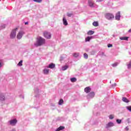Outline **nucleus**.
<instances>
[{"mask_svg": "<svg viewBox=\"0 0 131 131\" xmlns=\"http://www.w3.org/2000/svg\"><path fill=\"white\" fill-rule=\"evenodd\" d=\"M103 1L104 0H97L96 2H103Z\"/></svg>", "mask_w": 131, "mask_h": 131, "instance_id": "nucleus-36", "label": "nucleus"}, {"mask_svg": "<svg viewBox=\"0 0 131 131\" xmlns=\"http://www.w3.org/2000/svg\"><path fill=\"white\" fill-rule=\"evenodd\" d=\"M118 65V62L114 63L112 64L113 67H116Z\"/></svg>", "mask_w": 131, "mask_h": 131, "instance_id": "nucleus-29", "label": "nucleus"}, {"mask_svg": "<svg viewBox=\"0 0 131 131\" xmlns=\"http://www.w3.org/2000/svg\"><path fill=\"white\" fill-rule=\"evenodd\" d=\"M92 38H93V37L88 36L85 38V41H90V40H91V39H92Z\"/></svg>", "mask_w": 131, "mask_h": 131, "instance_id": "nucleus-20", "label": "nucleus"}, {"mask_svg": "<svg viewBox=\"0 0 131 131\" xmlns=\"http://www.w3.org/2000/svg\"><path fill=\"white\" fill-rule=\"evenodd\" d=\"M0 101H5V96L3 94L0 95Z\"/></svg>", "mask_w": 131, "mask_h": 131, "instance_id": "nucleus-19", "label": "nucleus"}, {"mask_svg": "<svg viewBox=\"0 0 131 131\" xmlns=\"http://www.w3.org/2000/svg\"><path fill=\"white\" fill-rule=\"evenodd\" d=\"M25 25H27V24H28V22H26L25 23Z\"/></svg>", "mask_w": 131, "mask_h": 131, "instance_id": "nucleus-38", "label": "nucleus"}, {"mask_svg": "<svg viewBox=\"0 0 131 131\" xmlns=\"http://www.w3.org/2000/svg\"><path fill=\"white\" fill-rule=\"evenodd\" d=\"M116 122H117V123L120 124V123H121V120L117 119Z\"/></svg>", "mask_w": 131, "mask_h": 131, "instance_id": "nucleus-31", "label": "nucleus"}, {"mask_svg": "<svg viewBox=\"0 0 131 131\" xmlns=\"http://www.w3.org/2000/svg\"><path fill=\"white\" fill-rule=\"evenodd\" d=\"M116 20H120V12H118L115 16Z\"/></svg>", "mask_w": 131, "mask_h": 131, "instance_id": "nucleus-8", "label": "nucleus"}, {"mask_svg": "<svg viewBox=\"0 0 131 131\" xmlns=\"http://www.w3.org/2000/svg\"><path fill=\"white\" fill-rule=\"evenodd\" d=\"M2 67V63L0 62V68Z\"/></svg>", "mask_w": 131, "mask_h": 131, "instance_id": "nucleus-39", "label": "nucleus"}, {"mask_svg": "<svg viewBox=\"0 0 131 131\" xmlns=\"http://www.w3.org/2000/svg\"><path fill=\"white\" fill-rule=\"evenodd\" d=\"M13 131H15V130H13Z\"/></svg>", "mask_w": 131, "mask_h": 131, "instance_id": "nucleus-40", "label": "nucleus"}, {"mask_svg": "<svg viewBox=\"0 0 131 131\" xmlns=\"http://www.w3.org/2000/svg\"><path fill=\"white\" fill-rule=\"evenodd\" d=\"M76 80H77V79H76V78H71V81L72 82H75V81H76Z\"/></svg>", "mask_w": 131, "mask_h": 131, "instance_id": "nucleus-24", "label": "nucleus"}, {"mask_svg": "<svg viewBox=\"0 0 131 131\" xmlns=\"http://www.w3.org/2000/svg\"><path fill=\"white\" fill-rule=\"evenodd\" d=\"M88 35H93V34H94V31H89L88 32Z\"/></svg>", "mask_w": 131, "mask_h": 131, "instance_id": "nucleus-23", "label": "nucleus"}, {"mask_svg": "<svg viewBox=\"0 0 131 131\" xmlns=\"http://www.w3.org/2000/svg\"><path fill=\"white\" fill-rule=\"evenodd\" d=\"M34 2H35L36 3H40L41 2H42V0H33Z\"/></svg>", "mask_w": 131, "mask_h": 131, "instance_id": "nucleus-28", "label": "nucleus"}, {"mask_svg": "<svg viewBox=\"0 0 131 131\" xmlns=\"http://www.w3.org/2000/svg\"><path fill=\"white\" fill-rule=\"evenodd\" d=\"M23 34H24V32H23V31H20L17 35V38L18 39L22 38Z\"/></svg>", "mask_w": 131, "mask_h": 131, "instance_id": "nucleus-5", "label": "nucleus"}, {"mask_svg": "<svg viewBox=\"0 0 131 131\" xmlns=\"http://www.w3.org/2000/svg\"><path fill=\"white\" fill-rule=\"evenodd\" d=\"M50 71L49 70V69H44V70H43V73H44V74H49V72Z\"/></svg>", "mask_w": 131, "mask_h": 131, "instance_id": "nucleus-18", "label": "nucleus"}, {"mask_svg": "<svg viewBox=\"0 0 131 131\" xmlns=\"http://www.w3.org/2000/svg\"><path fill=\"white\" fill-rule=\"evenodd\" d=\"M56 67V65L55 64V63H51L50 64L48 67H47V68H50V69H54V68H55V67Z\"/></svg>", "mask_w": 131, "mask_h": 131, "instance_id": "nucleus-7", "label": "nucleus"}, {"mask_svg": "<svg viewBox=\"0 0 131 131\" xmlns=\"http://www.w3.org/2000/svg\"><path fill=\"white\" fill-rule=\"evenodd\" d=\"M93 26H95V27H97L99 26V23H98V21H94V23H93Z\"/></svg>", "mask_w": 131, "mask_h": 131, "instance_id": "nucleus-17", "label": "nucleus"}, {"mask_svg": "<svg viewBox=\"0 0 131 131\" xmlns=\"http://www.w3.org/2000/svg\"><path fill=\"white\" fill-rule=\"evenodd\" d=\"M72 13H68V17H71L72 16Z\"/></svg>", "mask_w": 131, "mask_h": 131, "instance_id": "nucleus-35", "label": "nucleus"}, {"mask_svg": "<svg viewBox=\"0 0 131 131\" xmlns=\"http://www.w3.org/2000/svg\"><path fill=\"white\" fill-rule=\"evenodd\" d=\"M107 47L108 48H112L113 47V45H112V44L109 43L108 44Z\"/></svg>", "mask_w": 131, "mask_h": 131, "instance_id": "nucleus-33", "label": "nucleus"}, {"mask_svg": "<svg viewBox=\"0 0 131 131\" xmlns=\"http://www.w3.org/2000/svg\"><path fill=\"white\" fill-rule=\"evenodd\" d=\"M46 43V39L42 37H38L37 38L36 43L34 44L35 47H40L42 45Z\"/></svg>", "mask_w": 131, "mask_h": 131, "instance_id": "nucleus-1", "label": "nucleus"}, {"mask_svg": "<svg viewBox=\"0 0 131 131\" xmlns=\"http://www.w3.org/2000/svg\"><path fill=\"white\" fill-rule=\"evenodd\" d=\"M122 101L123 102H125V103H128V102H129V101H128V99L125 97L122 98Z\"/></svg>", "mask_w": 131, "mask_h": 131, "instance_id": "nucleus-16", "label": "nucleus"}, {"mask_svg": "<svg viewBox=\"0 0 131 131\" xmlns=\"http://www.w3.org/2000/svg\"><path fill=\"white\" fill-rule=\"evenodd\" d=\"M105 17L107 20H112V19H114V15L112 13H107L105 14Z\"/></svg>", "mask_w": 131, "mask_h": 131, "instance_id": "nucleus-3", "label": "nucleus"}, {"mask_svg": "<svg viewBox=\"0 0 131 131\" xmlns=\"http://www.w3.org/2000/svg\"><path fill=\"white\" fill-rule=\"evenodd\" d=\"M121 40H128V37H122L120 38Z\"/></svg>", "mask_w": 131, "mask_h": 131, "instance_id": "nucleus-15", "label": "nucleus"}, {"mask_svg": "<svg viewBox=\"0 0 131 131\" xmlns=\"http://www.w3.org/2000/svg\"><path fill=\"white\" fill-rule=\"evenodd\" d=\"M10 124L11 125H15L16 123H17V120L16 119H14L13 120H11L10 121Z\"/></svg>", "mask_w": 131, "mask_h": 131, "instance_id": "nucleus-6", "label": "nucleus"}, {"mask_svg": "<svg viewBox=\"0 0 131 131\" xmlns=\"http://www.w3.org/2000/svg\"><path fill=\"white\" fill-rule=\"evenodd\" d=\"M84 58L85 59H88L89 58V55L86 53L84 54Z\"/></svg>", "mask_w": 131, "mask_h": 131, "instance_id": "nucleus-27", "label": "nucleus"}, {"mask_svg": "<svg viewBox=\"0 0 131 131\" xmlns=\"http://www.w3.org/2000/svg\"><path fill=\"white\" fill-rule=\"evenodd\" d=\"M43 35L47 39H51L52 38V34L48 31H45L43 33Z\"/></svg>", "mask_w": 131, "mask_h": 131, "instance_id": "nucleus-2", "label": "nucleus"}, {"mask_svg": "<svg viewBox=\"0 0 131 131\" xmlns=\"http://www.w3.org/2000/svg\"><path fill=\"white\" fill-rule=\"evenodd\" d=\"M16 30H18V28H16L12 31L11 33L10 34L11 38H14V37H16Z\"/></svg>", "mask_w": 131, "mask_h": 131, "instance_id": "nucleus-4", "label": "nucleus"}, {"mask_svg": "<svg viewBox=\"0 0 131 131\" xmlns=\"http://www.w3.org/2000/svg\"><path fill=\"white\" fill-rule=\"evenodd\" d=\"M68 68V67L67 66H64L62 67V70L63 71H64V70H67Z\"/></svg>", "mask_w": 131, "mask_h": 131, "instance_id": "nucleus-22", "label": "nucleus"}, {"mask_svg": "<svg viewBox=\"0 0 131 131\" xmlns=\"http://www.w3.org/2000/svg\"><path fill=\"white\" fill-rule=\"evenodd\" d=\"M73 57H74L75 58H77V57H78V56H79V53H75L73 54Z\"/></svg>", "mask_w": 131, "mask_h": 131, "instance_id": "nucleus-21", "label": "nucleus"}, {"mask_svg": "<svg viewBox=\"0 0 131 131\" xmlns=\"http://www.w3.org/2000/svg\"><path fill=\"white\" fill-rule=\"evenodd\" d=\"M62 21H63V25H64L65 26H67V25H68L67 19H66L65 17H63Z\"/></svg>", "mask_w": 131, "mask_h": 131, "instance_id": "nucleus-9", "label": "nucleus"}, {"mask_svg": "<svg viewBox=\"0 0 131 131\" xmlns=\"http://www.w3.org/2000/svg\"><path fill=\"white\" fill-rule=\"evenodd\" d=\"M128 68H131V61L129 62V64H128Z\"/></svg>", "mask_w": 131, "mask_h": 131, "instance_id": "nucleus-34", "label": "nucleus"}, {"mask_svg": "<svg viewBox=\"0 0 131 131\" xmlns=\"http://www.w3.org/2000/svg\"><path fill=\"white\" fill-rule=\"evenodd\" d=\"M22 63H23V60H20L19 63H18V66H23V64H22Z\"/></svg>", "mask_w": 131, "mask_h": 131, "instance_id": "nucleus-26", "label": "nucleus"}, {"mask_svg": "<svg viewBox=\"0 0 131 131\" xmlns=\"http://www.w3.org/2000/svg\"><path fill=\"white\" fill-rule=\"evenodd\" d=\"M126 109L128 110L129 111L131 112V106H127Z\"/></svg>", "mask_w": 131, "mask_h": 131, "instance_id": "nucleus-32", "label": "nucleus"}, {"mask_svg": "<svg viewBox=\"0 0 131 131\" xmlns=\"http://www.w3.org/2000/svg\"><path fill=\"white\" fill-rule=\"evenodd\" d=\"M84 92L85 93H86V94H89L90 92H91V88L90 87H86L84 89Z\"/></svg>", "mask_w": 131, "mask_h": 131, "instance_id": "nucleus-11", "label": "nucleus"}, {"mask_svg": "<svg viewBox=\"0 0 131 131\" xmlns=\"http://www.w3.org/2000/svg\"><path fill=\"white\" fill-rule=\"evenodd\" d=\"M63 103H64V100H63V99H60V100L58 102V104L62 105V104H63Z\"/></svg>", "mask_w": 131, "mask_h": 131, "instance_id": "nucleus-25", "label": "nucleus"}, {"mask_svg": "<svg viewBox=\"0 0 131 131\" xmlns=\"http://www.w3.org/2000/svg\"><path fill=\"white\" fill-rule=\"evenodd\" d=\"M109 118H110V119H113V118H114V115H110Z\"/></svg>", "mask_w": 131, "mask_h": 131, "instance_id": "nucleus-30", "label": "nucleus"}, {"mask_svg": "<svg viewBox=\"0 0 131 131\" xmlns=\"http://www.w3.org/2000/svg\"><path fill=\"white\" fill-rule=\"evenodd\" d=\"M88 97L89 98H94L95 97V93L94 92H91L88 95Z\"/></svg>", "mask_w": 131, "mask_h": 131, "instance_id": "nucleus-14", "label": "nucleus"}, {"mask_svg": "<svg viewBox=\"0 0 131 131\" xmlns=\"http://www.w3.org/2000/svg\"><path fill=\"white\" fill-rule=\"evenodd\" d=\"M114 126V124L113 122H110L106 125L107 128Z\"/></svg>", "mask_w": 131, "mask_h": 131, "instance_id": "nucleus-12", "label": "nucleus"}, {"mask_svg": "<svg viewBox=\"0 0 131 131\" xmlns=\"http://www.w3.org/2000/svg\"><path fill=\"white\" fill-rule=\"evenodd\" d=\"M125 129H126V130H127V131L128 130V127H125Z\"/></svg>", "mask_w": 131, "mask_h": 131, "instance_id": "nucleus-37", "label": "nucleus"}, {"mask_svg": "<svg viewBox=\"0 0 131 131\" xmlns=\"http://www.w3.org/2000/svg\"><path fill=\"white\" fill-rule=\"evenodd\" d=\"M63 129H65V127L63 126H60L58 128H57L55 131H60L63 130Z\"/></svg>", "mask_w": 131, "mask_h": 131, "instance_id": "nucleus-13", "label": "nucleus"}, {"mask_svg": "<svg viewBox=\"0 0 131 131\" xmlns=\"http://www.w3.org/2000/svg\"><path fill=\"white\" fill-rule=\"evenodd\" d=\"M88 4L90 7H91V8H93V7H94V3L92 0H89Z\"/></svg>", "mask_w": 131, "mask_h": 131, "instance_id": "nucleus-10", "label": "nucleus"}]
</instances>
